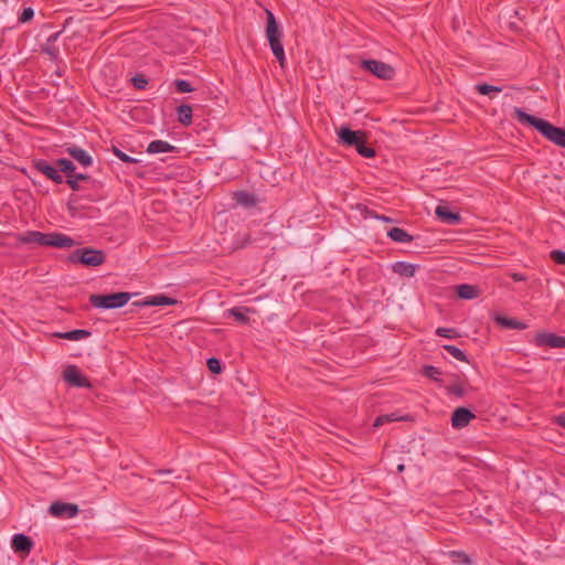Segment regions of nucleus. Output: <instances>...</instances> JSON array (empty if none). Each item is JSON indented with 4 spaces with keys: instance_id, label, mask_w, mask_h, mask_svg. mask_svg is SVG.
<instances>
[{
    "instance_id": "nucleus-45",
    "label": "nucleus",
    "mask_w": 565,
    "mask_h": 565,
    "mask_svg": "<svg viewBox=\"0 0 565 565\" xmlns=\"http://www.w3.org/2000/svg\"><path fill=\"white\" fill-rule=\"evenodd\" d=\"M397 470L398 471H403L404 470V465H398Z\"/></svg>"
},
{
    "instance_id": "nucleus-1",
    "label": "nucleus",
    "mask_w": 565,
    "mask_h": 565,
    "mask_svg": "<svg viewBox=\"0 0 565 565\" xmlns=\"http://www.w3.org/2000/svg\"><path fill=\"white\" fill-rule=\"evenodd\" d=\"M513 118L520 124L535 128L544 138L554 145L565 148V129L552 125L550 121L525 113L522 108H513Z\"/></svg>"
},
{
    "instance_id": "nucleus-18",
    "label": "nucleus",
    "mask_w": 565,
    "mask_h": 565,
    "mask_svg": "<svg viewBox=\"0 0 565 565\" xmlns=\"http://www.w3.org/2000/svg\"><path fill=\"white\" fill-rule=\"evenodd\" d=\"M175 147L163 140H153L147 147V152L154 154L161 152H173Z\"/></svg>"
},
{
    "instance_id": "nucleus-44",
    "label": "nucleus",
    "mask_w": 565,
    "mask_h": 565,
    "mask_svg": "<svg viewBox=\"0 0 565 565\" xmlns=\"http://www.w3.org/2000/svg\"><path fill=\"white\" fill-rule=\"evenodd\" d=\"M376 217L380 218V220H383L384 222H391V218L385 216V215L376 216Z\"/></svg>"
},
{
    "instance_id": "nucleus-12",
    "label": "nucleus",
    "mask_w": 565,
    "mask_h": 565,
    "mask_svg": "<svg viewBox=\"0 0 565 565\" xmlns=\"http://www.w3.org/2000/svg\"><path fill=\"white\" fill-rule=\"evenodd\" d=\"M476 415L467 407H457L451 414V426L455 429L467 427Z\"/></svg>"
},
{
    "instance_id": "nucleus-32",
    "label": "nucleus",
    "mask_w": 565,
    "mask_h": 565,
    "mask_svg": "<svg viewBox=\"0 0 565 565\" xmlns=\"http://www.w3.org/2000/svg\"><path fill=\"white\" fill-rule=\"evenodd\" d=\"M38 231H28L17 235V239L22 244H35Z\"/></svg>"
},
{
    "instance_id": "nucleus-21",
    "label": "nucleus",
    "mask_w": 565,
    "mask_h": 565,
    "mask_svg": "<svg viewBox=\"0 0 565 565\" xmlns=\"http://www.w3.org/2000/svg\"><path fill=\"white\" fill-rule=\"evenodd\" d=\"M392 269L395 274L403 277H413L416 273V266L406 262H396L392 265Z\"/></svg>"
},
{
    "instance_id": "nucleus-24",
    "label": "nucleus",
    "mask_w": 565,
    "mask_h": 565,
    "mask_svg": "<svg viewBox=\"0 0 565 565\" xmlns=\"http://www.w3.org/2000/svg\"><path fill=\"white\" fill-rule=\"evenodd\" d=\"M178 121L183 126L192 124V107L190 105H180L177 109Z\"/></svg>"
},
{
    "instance_id": "nucleus-33",
    "label": "nucleus",
    "mask_w": 565,
    "mask_h": 565,
    "mask_svg": "<svg viewBox=\"0 0 565 565\" xmlns=\"http://www.w3.org/2000/svg\"><path fill=\"white\" fill-rule=\"evenodd\" d=\"M111 151L119 159L121 160L122 162H127V163H137L139 162L138 159L136 158H132L128 154H126L124 151H121L119 148H117L116 146H113L111 148Z\"/></svg>"
},
{
    "instance_id": "nucleus-4",
    "label": "nucleus",
    "mask_w": 565,
    "mask_h": 565,
    "mask_svg": "<svg viewBox=\"0 0 565 565\" xmlns=\"http://www.w3.org/2000/svg\"><path fill=\"white\" fill-rule=\"evenodd\" d=\"M106 254L102 249L89 247L77 248L68 256L72 264H81L86 267H97L105 263Z\"/></svg>"
},
{
    "instance_id": "nucleus-15",
    "label": "nucleus",
    "mask_w": 565,
    "mask_h": 565,
    "mask_svg": "<svg viewBox=\"0 0 565 565\" xmlns=\"http://www.w3.org/2000/svg\"><path fill=\"white\" fill-rule=\"evenodd\" d=\"M437 217L449 225L459 224L461 221V216L458 212H452L446 205H438L435 210Z\"/></svg>"
},
{
    "instance_id": "nucleus-10",
    "label": "nucleus",
    "mask_w": 565,
    "mask_h": 565,
    "mask_svg": "<svg viewBox=\"0 0 565 565\" xmlns=\"http://www.w3.org/2000/svg\"><path fill=\"white\" fill-rule=\"evenodd\" d=\"M49 512L51 515L60 519H71L78 514L79 508L75 503H66V502H53Z\"/></svg>"
},
{
    "instance_id": "nucleus-6",
    "label": "nucleus",
    "mask_w": 565,
    "mask_h": 565,
    "mask_svg": "<svg viewBox=\"0 0 565 565\" xmlns=\"http://www.w3.org/2000/svg\"><path fill=\"white\" fill-rule=\"evenodd\" d=\"M35 244L45 247L71 248L76 242L63 233H43L38 231Z\"/></svg>"
},
{
    "instance_id": "nucleus-19",
    "label": "nucleus",
    "mask_w": 565,
    "mask_h": 565,
    "mask_svg": "<svg viewBox=\"0 0 565 565\" xmlns=\"http://www.w3.org/2000/svg\"><path fill=\"white\" fill-rule=\"evenodd\" d=\"M233 199L238 205H242L244 207H252L257 203L255 195L247 191L234 192Z\"/></svg>"
},
{
    "instance_id": "nucleus-16",
    "label": "nucleus",
    "mask_w": 565,
    "mask_h": 565,
    "mask_svg": "<svg viewBox=\"0 0 565 565\" xmlns=\"http://www.w3.org/2000/svg\"><path fill=\"white\" fill-rule=\"evenodd\" d=\"M177 303V300L164 295L147 297L143 301L134 302L135 306H170Z\"/></svg>"
},
{
    "instance_id": "nucleus-14",
    "label": "nucleus",
    "mask_w": 565,
    "mask_h": 565,
    "mask_svg": "<svg viewBox=\"0 0 565 565\" xmlns=\"http://www.w3.org/2000/svg\"><path fill=\"white\" fill-rule=\"evenodd\" d=\"M11 546L14 552L28 555L33 547V541L25 534H15L12 537Z\"/></svg>"
},
{
    "instance_id": "nucleus-9",
    "label": "nucleus",
    "mask_w": 565,
    "mask_h": 565,
    "mask_svg": "<svg viewBox=\"0 0 565 565\" xmlns=\"http://www.w3.org/2000/svg\"><path fill=\"white\" fill-rule=\"evenodd\" d=\"M63 379L73 387H90L89 380L84 376L76 365H67L63 371Z\"/></svg>"
},
{
    "instance_id": "nucleus-31",
    "label": "nucleus",
    "mask_w": 565,
    "mask_h": 565,
    "mask_svg": "<svg viewBox=\"0 0 565 565\" xmlns=\"http://www.w3.org/2000/svg\"><path fill=\"white\" fill-rule=\"evenodd\" d=\"M475 88L481 95H490L491 93L502 92V88L500 86H494L487 83L477 84Z\"/></svg>"
},
{
    "instance_id": "nucleus-3",
    "label": "nucleus",
    "mask_w": 565,
    "mask_h": 565,
    "mask_svg": "<svg viewBox=\"0 0 565 565\" xmlns=\"http://www.w3.org/2000/svg\"><path fill=\"white\" fill-rule=\"evenodd\" d=\"M267 24H266V38L269 42L274 56L279 62L280 66H285L286 57L284 46L281 44L282 32L278 26L274 13L266 10Z\"/></svg>"
},
{
    "instance_id": "nucleus-25",
    "label": "nucleus",
    "mask_w": 565,
    "mask_h": 565,
    "mask_svg": "<svg viewBox=\"0 0 565 565\" xmlns=\"http://www.w3.org/2000/svg\"><path fill=\"white\" fill-rule=\"evenodd\" d=\"M247 312H254L250 308H242V307H234L227 310L228 316L233 317L236 321L241 323H247L249 321V318L247 317Z\"/></svg>"
},
{
    "instance_id": "nucleus-35",
    "label": "nucleus",
    "mask_w": 565,
    "mask_h": 565,
    "mask_svg": "<svg viewBox=\"0 0 565 565\" xmlns=\"http://www.w3.org/2000/svg\"><path fill=\"white\" fill-rule=\"evenodd\" d=\"M206 365L207 369L214 374H220L222 372L221 361L216 358H210L206 361Z\"/></svg>"
},
{
    "instance_id": "nucleus-27",
    "label": "nucleus",
    "mask_w": 565,
    "mask_h": 565,
    "mask_svg": "<svg viewBox=\"0 0 565 565\" xmlns=\"http://www.w3.org/2000/svg\"><path fill=\"white\" fill-rule=\"evenodd\" d=\"M407 417L397 416L395 413L392 414H384L376 417L374 420V427L383 426L386 423L397 422V420H405Z\"/></svg>"
},
{
    "instance_id": "nucleus-30",
    "label": "nucleus",
    "mask_w": 565,
    "mask_h": 565,
    "mask_svg": "<svg viewBox=\"0 0 565 565\" xmlns=\"http://www.w3.org/2000/svg\"><path fill=\"white\" fill-rule=\"evenodd\" d=\"M423 374L435 382H441V379L439 377L441 375V371L434 365H425L423 367Z\"/></svg>"
},
{
    "instance_id": "nucleus-39",
    "label": "nucleus",
    "mask_w": 565,
    "mask_h": 565,
    "mask_svg": "<svg viewBox=\"0 0 565 565\" xmlns=\"http://www.w3.org/2000/svg\"><path fill=\"white\" fill-rule=\"evenodd\" d=\"M436 334L443 338L454 339L458 335V333L454 329L449 328H438L436 330Z\"/></svg>"
},
{
    "instance_id": "nucleus-26",
    "label": "nucleus",
    "mask_w": 565,
    "mask_h": 565,
    "mask_svg": "<svg viewBox=\"0 0 565 565\" xmlns=\"http://www.w3.org/2000/svg\"><path fill=\"white\" fill-rule=\"evenodd\" d=\"M79 181H90V177L84 173H74L66 177V183L73 191H79Z\"/></svg>"
},
{
    "instance_id": "nucleus-38",
    "label": "nucleus",
    "mask_w": 565,
    "mask_h": 565,
    "mask_svg": "<svg viewBox=\"0 0 565 565\" xmlns=\"http://www.w3.org/2000/svg\"><path fill=\"white\" fill-rule=\"evenodd\" d=\"M447 392L449 394L456 395L458 397H462L465 394V390H463L462 385L459 383H454V384L447 386Z\"/></svg>"
},
{
    "instance_id": "nucleus-11",
    "label": "nucleus",
    "mask_w": 565,
    "mask_h": 565,
    "mask_svg": "<svg viewBox=\"0 0 565 565\" xmlns=\"http://www.w3.org/2000/svg\"><path fill=\"white\" fill-rule=\"evenodd\" d=\"M33 168L44 174L47 179L52 180L56 184L63 183L64 179L58 172L56 164L52 166L44 159H39L33 162Z\"/></svg>"
},
{
    "instance_id": "nucleus-34",
    "label": "nucleus",
    "mask_w": 565,
    "mask_h": 565,
    "mask_svg": "<svg viewBox=\"0 0 565 565\" xmlns=\"http://www.w3.org/2000/svg\"><path fill=\"white\" fill-rule=\"evenodd\" d=\"M174 85L179 93H191L194 90L191 83L185 79H175Z\"/></svg>"
},
{
    "instance_id": "nucleus-20",
    "label": "nucleus",
    "mask_w": 565,
    "mask_h": 565,
    "mask_svg": "<svg viewBox=\"0 0 565 565\" xmlns=\"http://www.w3.org/2000/svg\"><path fill=\"white\" fill-rule=\"evenodd\" d=\"M493 319L497 324H499L500 327L505 328V329L523 330L526 328L525 323H523L519 320L512 319V318L504 317V316L497 315V316H494Z\"/></svg>"
},
{
    "instance_id": "nucleus-41",
    "label": "nucleus",
    "mask_w": 565,
    "mask_h": 565,
    "mask_svg": "<svg viewBox=\"0 0 565 565\" xmlns=\"http://www.w3.org/2000/svg\"><path fill=\"white\" fill-rule=\"evenodd\" d=\"M451 556L458 558V561L461 563H465V564L471 563L470 557L465 552L454 551V552H451Z\"/></svg>"
},
{
    "instance_id": "nucleus-42",
    "label": "nucleus",
    "mask_w": 565,
    "mask_h": 565,
    "mask_svg": "<svg viewBox=\"0 0 565 565\" xmlns=\"http://www.w3.org/2000/svg\"><path fill=\"white\" fill-rule=\"evenodd\" d=\"M554 422L559 427L565 428V414H561V415L556 416Z\"/></svg>"
},
{
    "instance_id": "nucleus-8",
    "label": "nucleus",
    "mask_w": 565,
    "mask_h": 565,
    "mask_svg": "<svg viewBox=\"0 0 565 565\" xmlns=\"http://www.w3.org/2000/svg\"><path fill=\"white\" fill-rule=\"evenodd\" d=\"M536 347L565 348V337L552 332H537L532 341Z\"/></svg>"
},
{
    "instance_id": "nucleus-37",
    "label": "nucleus",
    "mask_w": 565,
    "mask_h": 565,
    "mask_svg": "<svg viewBox=\"0 0 565 565\" xmlns=\"http://www.w3.org/2000/svg\"><path fill=\"white\" fill-rule=\"evenodd\" d=\"M550 257L556 264L565 265V252L561 249H554L550 253Z\"/></svg>"
},
{
    "instance_id": "nucleus-22",
    "label": "nucleus",
    "mask_w": 565,
    "mask_h": 565,
    "mask_svg": "<svg viewBox=\"0 0 565 565\" xmlns=\"http://www.w3.org/2000/svg\"><path fill=\"white\" fill-rule=\"evenodd\" d=\"M92 332L84 329H75L72 331L66 332H58L55 335L60 339L71 340V341H78L82 339H86L90 337Z\"/></svg>"
},
{
    "instance_id": "nucleus-36",
    "label": "nucleus",
    "mask_w": 565,
    "mask_h": 565,
    "mask_svg": "<svg viewBox=\"0 0 565 565\" xmlns=\"http://www.w3.org/2000/svg\"><path fill=\"white\" fill-rule=\"evenodd\" d=\"M131 83L135 88L143 89L148 84V79L146 78V76L138 74L131 78Z\"/></svg>"
},
{
    "instance_id": "nucleus-29",
    "label": "nucleus",
    "mask_w": 565,
    "mask_h": 565,
    "mask_svg": "<svg viewBox=\"0 0 565 565\" xmlns=\"http://www.w3.org/2000/svg\"><path fill=\"white\" fill-rule=\"evenodd\" d=\"M443 349L445 351H447L455 359L462 361V362H468V358H467L466 353L462 350H460L459 348H457L456 345L445 344V345H443Z\"/></svg>"
},
{
    "instance_id": "nucleus-5",
    "label": "nucleus",
    "mask_w": 565,
    "mask_h": 565,
    "mask_svg": "<svg viewBox=\"0 0 565 565\" xmlns=\"http://www.w3.org/2000/svg\"><path fill=\"white\" fill-rule=\"evenodd\" d=\"M131 298L129 292H114L108 295H90L89 302L92 306L102 309H116L126 305Z\"/></svg>"
},
{
    "instance_id": "nucleus-7",
    "label": "nucleus",
    "mask_w": 565,
    "mask_h": 565,
    "mask_svg": "<svg viewBox=\"0 0 565 565\" xmlns=\"http://www.w3.org/2000/svg\"><path fill=\"white\" fill-rule=\"evenodd\" d=\"M361 67L380 79L387 81L395 76L394 67L379 60H362Z\"/></svg>"
},
{
    "instance_id": "nucleus-2",
    "label": "nucleus",
    "mask_w": 565,
    "mask_h": 565,
    "mask_svg": "<svg viewBox=\"0 0 565 565\" xmlns=\"http://www.w3.org/2000/svg\"><path fill=\"white\" fill-rule=\"evenodd\" d=\"M339 142L349 148H354L358 153L364 158L375 157V150L366 146V132L362 130H352L347 126L338 129Z\"/></svg>"
},
{
    "instance_id": "nucleus-13",
    "label": "nucleus",
    "mask_w": 565,
    "mask_h": 565,
    "mask_svg": "<svg viewBox=\"0 0 565 565\" xmlns=\"http://www.w3.org/2000/svg\"><path fill=\"white\" fill-rule=\"evenodd\" d=\"M65 152L83 167H89L93 164L92 156L86 150L75 145L66 147Z\"/></svg>"
},
{
    "instance_id": "nucleus-46",
    "label": "nucleus",
    "mask_w": 565,
    "mask_h": 565,
    "mask_svg": "<svg viewBox=\"0 0 565 565\" xmlns=\"http://www.w3.org/2000/svg\"><path fill=\"white\" fill-rule=\"evenodd\" d=\"M58 36V33H55L54 36H51V39H56Z\"/></svg>"
},
{
    "instance_id": "nucleus-43",
    "label": "nucleus",
    "mask_w": 565,
    "mask_h": 565,
    "mask_svg": "<svg viewBox=\"0 0 565 565\" xmlns=\"http://www.w3.org/2000/svg\"><path fill=\"white\" fill-rule=\"evenodd\" d=\"M512 279H513L514 281H522V280H524V276H523V275H521V274H516V273H515V274H512Z\"/></svg>"
},
{
    "instance_id": "nucleus-17",
    "label": "nucleus",
    "mask_w": 565,
    "mask_h": 565,
    "mask_svg": "<svg viewBox=\"0 0 565 565\" xmlns=\"http://www.w3.org/2000/svg\"><path fill=\"white\" fill-rule=\"evenodd\" d=\"M457 296L461 299H475L480 296V289L478 286L462 284L457 286Z\"/></svg>"
},
{
    "instance_id": "nucleus-40",
    "label": "nucleus",
    "mask_w": 565,
    "mask_h": 565,
    "mask_svg": "<svg viewBox=\"0 0 565 565\" xmlns=\"http://www.w3.org/2000/svg\"><path fill=\"white\" fill-rule=\"evenodd\" d=\"M34 17V11L32 8H24L22 13L20 14L19 17V21L21 23H26L29 21H31Z\"/></svg>"
},
{
    "instance_id": "nucleus-28",
    "label": "nucleus",
    "mask_w": 565,
    "mask_h": 565,
    "mask_svg": "<svg viewBox=\"0 0 565 565\" xmlns=\"http://www.w3.org/2000/svg\"><path fill=\"white\" fill-rule=\"evenodd\" d=\"M55 163H56L58 172L60 171L64 172L67 175L75 173L74 172L75 171V166H74V163L71 160L65 159V158H61V159H57Z\"/></svg>"
},
{
    "instance_id": "nucleus-23",
    "label": "nucleus",
    "mask_w": 565,
    "mask_h": 565,
    "mask_svg": "<svg viewBox=\"0 0 565 565\" xmlns=\"http://www.w3.org/2000/svg\"><path fill=\"white\" fill-rule=\"evenodd\" d=\"M387 236L397 243L413 242V236L401 227H392L391 230L387 231Z\"/></svg>"
}]
</instances>
